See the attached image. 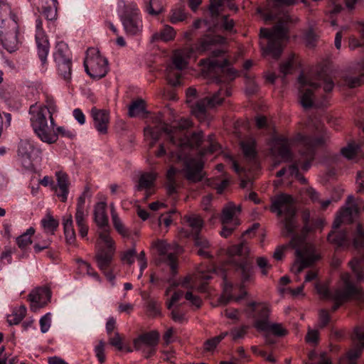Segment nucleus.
<instances>
[{"mask_svg":"<svg viewBox=\"0 0 364 364\" xmlns=\"http://www.w3.org/2000/svg\"><path fill=\"white\" fill-rule=\"evenodd\" d=\"M159 341V334L156 332H149L141 335L134 341L135 348L142 346L156 347Z\"/></svg>","mask_w":364,"mask_h":364,"instance_id":"nucleus-36","label":"nucleus"},{"mask_svg":"<svg viewBox=\"0 0 364 364\" xmlns=\"http://www.w3.org/2000/svg\"><path fill=\"white\" fill-rule=\"evenodd\" d=\"M106 209L107 203L102 201L97 203L94 208L95 222L100 228L104 229L99 234L95 258L99 268L103 272L107 279L113 282L115 276L113 273L112 262L115 247L113 240L105 229L109 222Z\"/></svg>","mask_w":364,"mask_h":364,"instance_id":"nucleus-5","label":"nucleus"},{"mask_svg":"<svg viewBox=\"0 0 364 364\" xmlns=\"http://www.w3.org/2000/svg\"><path fill=\"white\" fill-rule=\"evenodd\" d=\"M191 127L192 122L187 119L173 126L159 119L155 125H148L144 129V134L151 139L150 148L161 138L167 141L168 146L164 143L160 144L155 155L174 164L169 167L166 175V187L169 195L178 192L180 173L192 182L200 181L204 176L203 162L191 154L193 149L200 148L204 136L203 132L191 134L188 129Z\"/></svg>","mask_w":364,"mask_h":364,"instance_id":"nucleus-1","label":"nucleus"},{"mask_svg":"<svg viewBox=\"0 0 364 364\" xmlns=\"http://www.w3.org/2000/svg\"><path fill=\"white\" fill-rule=\"evenodd\" d=\"M41 225L46 232L53 234L59 226V222L48 215L41 220Z\"/></svg>","mask_w":364,"mask_h":364,"instance_id":"nucleus-42","label":"nucleus"},{"mask_svg":"<svg viewBox=\"0 0 364 364\" xmlns=\"http://www.w3.org/2000/svg\"><path fill=\"white\" fill-rule=\"evenodd\" d=\"M363 152L361 144L354 140L349 141L347 145L341 149V153L333 156L332 161L337 168H340L341 160L345 158L348 160L355 159Z\"/></svg>","mask_w":364,"mask_h":364,"instance_id":"nucleus-26","label":"nucleus"},{"mask_svg":"<svg viewBox=\"0 0 364 364\" xmlns=\"http://www.w3.org/2000/svg\"><path fill=\"white\" fill-rule=\"evenodd\" d=\"M259 38L262 55L278 60L282 52V41L278 36L268 28H262L260 29Z\"/></svg>","mask_w":364,"mask_h":364,"instance_id":"nucleus-19","label":"nucleus"},{"mask_svg":"<svg viewBox=\"0 0 364 364\" xmlns=\"http://www.w3.org/2000/svg\"><path fill=\"white\" fill-rule=\"evenodd\" d=\"M41 154V149L31 139H21L18 144V160L26 170L33 168V161Z\"/></svg>","mask_w":364,"mask_h":364,"instance_id":"nucleus-20","label":"nucleus"},{"mask_svg":"<svg viewBox=\"0 0 364 364\" xmlns=\"http://www.w3.org/2000/svg\"><path fill=\"white\" fill-rule=\"evenodd\" d=\"M257 264L261 269L262 274L264 276L267 275L269 269L272 268V264H269L267 258L263 257H257Z\"/></svg>","mask_w":364,"mask_h":364,"instance_id":"nucleus-56","label":"nucleus"},{"mask_svg":"<svg viewBox=\"0 0 364 364\" xmlns=\"http://www.w3.org/2000/svg\"><path fill=\"white\" fill-rule=\"evenodd\" d=\"M241 212V205H236L233 202H228L223 206L220 217L223 227L220 234L222 237H228L240 225Z\"/></svg>","mask_w":364,"mask_h":364,"instance_id":"nucleus-16","label":"nucleus"},{"mask_svg":"<svg viewBox=\"0 0 364 364\" xmlns=\"http://www.w3.org/2000/svg\"><path fill=\"white\" fill-rule=\"evenodd\" d=\"M90 191V188L86 187L82 194L78 198L76 208L75 217H86L87 214L85 213V198L88 196V193Z\"/></svg>","mask_w":364,"mask_h":364,"instance_id":"nucleus-45","label":"nucleus"},{"mask_svg":"<svg viewBox=\"0 0 364 364\" xmlns=\"http://www.w3.org/2000/svg\"><path fill=\"white\" fill-rule=\"evenodd\" d=\"M307 193H308L309 196L310 197V198L314 202H319V203H321V208H322L323 210L326 209L328 207V205H330V203H331V200H330L320 201V195H319V193L318 192H316L312 188H309L307 190Z\"/></svg>","mask_w":364,"mask_h":364,"instance_id":"nucleus-50","label":"nucleus"},{"mask_svg":"<svg viewBox=\"0 0 364 364\" xmlns=\"http://www.w3.org/2000/svg\"><path fill=\"white\" fill-rule=\"evenodd\" d=\"M165 0H143L144 11L151 16H158L164 13Z\"/></svg>","mask_w":364,"mask_h":364,"instance_id":"nucleus-34","label":"nucleus"},{"mask_svg":"<svg viewBox=\"0 0 364 364\" xmlns=\"http://www.w3.org/2000/svg\"><path fill=\"white\" fill-rule=\"evenodd\" d=\"M105 342L103 341H100L99 343L95 348V352L96 354V357L98 359L100 363L102 364L105 362Z\"/></svg>","mask_w":364,"mask_h":364,"instance_id":"nucleus-54","label":"nucleus"},{"mask_svg":"<svg viewBox=\"0 0 364 364\" xmlns=\"http://www.w3.org/2000/svg\"><path fill=\"white\" fill-rule=\"evenodd\" d=\"M247 333V328L242 326L240 328H235L231 330L230 335L234 341L242 338Z\"/></svg>","mask_w":364,"mask_h":364,"instance_id":"nucleus-61","label":"nucleus"},{"mask_svg":"<svg viewBox=\"0 0 364 364\" xmlns=\"http://www.w3.org/2000/svg\"><path fill=\"white\" fill-rule=\"evenodd\" d=\"M221 26L227 33H233L235 32L234 21L226 16L222 18Z\"/></svg>","mask_w":364,"mask_h":364,"instance_id":"nucleus-55","label":"nucleus"},{"mask_svg":"<svg viewBox=\"0 0 364 364\" xmlns=\"http://www.w3.org/2000/svg\"><path fill=\"white\" fill-rule=\"evenodd\" d=\"M147 311L150 315L156 316L161 314L160 308L156 301H151L147 304Z\"/></svg>","mask_w":364,"mask_h":364,"instance_id":"nucleus-64","label":"nucleus"},{"mask_svg":"<svg viewBox=\"0 0 364 364\" xmlns=\"http://www.w3.org/2000/svg\"><path fill=\"white\" fill-rule=\"evenodd\" d=\"M225 38L222 37L207 36L201 40L199 50L208 53L209 57L200 60L203 75L210 79L206 85L200 89L204 95L191 105L192 113L200 122H209L212 117L208 109L220 105L225 97L232 93L229 83L223 82V73L229 65L226 51L223 46Z\"/></svg>","mask_w":364,"mask_h":364,"instance_id":"nucleus-3","label":"nucleus"},{"mask_svg":"<svg viewBox=\"0 0 364 364\" xmlns=\"http://www.w3.org/2000/svg\"><path fill=\"white\" fill-rule=\"evenodd\" d=\"M54 126L55 124L53 126L50 124V127L48 125V129L44 132H46L45 135H48L50 136H52L53 135H55L56 139L53 141H46V139L43 138V136H41V134L38 132H34L42 141L50 144L55 143L58 140V136H60L62 137H66L68 139H73L75 137V135L72 131L66 129L64 127H58L56 129L54 130Z\"/></svg>","mask_w":364,"mask_h":364,"instance_id":"nucleus-33","label":"nucleus"},{"mask_svg":"<svg viewBox=\"0 0 364 364\" xmlns=\"http://www.w3.org/2000/svg\"><path fill=\"white\" fill-rule=\"evenodd\" d=\"M16 23L14 21L13 30H16ZM0 43L8 52L13 53L16 51L18 48L16 31H10L4 34L3 30H0Z\"/></svg>","mask_w":364,"mask_h":364,"instance_id":"nucleus-32","label":"nucleus"},{"mask_svg":"<svg viewBox=\"0 0 364 364\" xmlns=\"http://www.w3.org/2000/svg\"><path fill=\"white\" fill-rule=\"evenodd\" d=\"M221 149V146L215 141L213 136H209L208 146L205 149L207 152L214 153Z\"/></svg>","mask_w":364,"mask_h":364,"instance_id":"nucleus-63","label":"nucleus"},{"mask_svg":"<svg viewBox=\"0 0 364 364\" xmlns=\"http://www.w3.org/2000/svg\"><path fill=\"white\" fill-rule=\"evenodd\" d=\"M86 217H75V221L78 228L79 234L82 238H85L88 232V226L85 220Z\"/></svg>","mask_w":364,"mask_h":364,"instance_id":"nucleus-51","label":"nucleus"},{"mask_svg":"<svg viewBox=\"0 0 364 364\" xmlns=\"http://www.w3.org/2000/svg\"><path fill=\"white\" fill-rule=\"evenodd\" d=\"M223 4V0H210L209 10L212 16L219 15L220 8Z\"/></svg>","mask_w":364,"mask_h":364,"instance_id":"nucleus-58","label":"nucleus"},{"mask_svg":"<svg viewBox=\"0 0 364 364\" xmlns=\"http://www.w3.org/2000/svg\"><path fill=\"white\" fill-rule=\"evenodd\" d=\"M63 229L64 233L68 242L72 243L75 239V232L73 228V220L71 215H69L67 218H63Z\"/></svg>","mask_w":364,"mask_h":364,"instance_id":"nucleus-40","label":"nucleus"},{"mask_svg":"<svg viewBox=\"0 0 364 364\" xmlns=\"http://www.w3.org/2000/svg\"><path fill=\"white\" fill-rule=\"evenodd\" d=\"M223 292L218 299L220 304L225 305L230 301H238L246 296L247 292L243 287H240L239 289L240 292V295H237L235 294L236 289L234 288L232 283L228 280L226 276L223 278Z\"/></svg>","mask_w":364,"mask_h":364,"instance_id":"nucleus-27","label":"nucleus"},{"mask_svg":"<svg viewBox=\"0 0 364 364\" xmlns=\"http://www.w3.org/2000/svg\"><path fill=\"white\" fill-rule=\"evenodd\" d=\"M183 225L182 233L185 237L192 238L198 255L207 259H211L212 255L210 252L209 242L200 235L204 227V220L197 214L186 215L183 218Z\"/></svg>","mask_w":364,"mask_h":364,"instance_id":"nucleus-13","label":"nucleus"},{"mask_svg":"<svg viewBox=\"0 0 364 364\" xmlns=\"http://www.w3.org/2000/svg\"><path fill=\"white\" fill-rule=\"evenodd\" d=\"M176 31L173 27L166 25L160 30L159 33L154 34L155 39H161L164 41H169L175 37Z\"/></svg>","mask_w":364,"mask_h":364,"instance_id":"nucleus-41","label":"nucleus"},{"mask_svg":"<svg viewBox=\"0 0 364 364\" xmlns=\"http://www.w3.org/2000/svg\"><path fill=\"white\" fill-rule=\"evenodd\" d=\"M117 14L127 35L138 36L141 33L142 15L136 2L119 1L117 5Z\"/></svg>","mask_w":364,"mask_h":364,"instance_id":"nucleus-14","label":"nucleus"},{"mask_svg":"<svg viewBox=\"0 0 364 364\" xmlns=\"http://www.w3.org/2000/svg\"><path fill=\"white\" fill-rule=\"evenodd\" d=\"M319 326L321 328H326L331 321V315L328 310L321 309L318 311Z\"/></svg>","mask_w":364,"mask_h":364,"instance_id":"nucleus-49","label":"nucleus"},{"mask_svg":"<svg viewBox=\"0 0 364 364\" xmlns=\"http://www.w3.org/2000/svg\"><path fill=\"white\" fill-rule=\"evenodd\" d=\"M80 267L82 269L86 270V272L88 275L94 277L95 279L98 280L100 279L99 274L94 269V268L87 262L81 260L80 262Z\"/></svg>","mask_w":364,"mask_h":364,"instance_id":"nucleus-59","label":"nucleus"},{"mask_svg":"<svg viewBox=\"0 0 364 364\" xmlns=\"http://www.w3.org/2000/svg\"><path fill=\"white\" fill-rule=\"evenodd\" d=\"M188 14L183 6L174 8L171 10L170 15V21L172 23L182 22L187 18Z\"/></svg>","mask_w":364,"mask_h":364,"instance_id":"nucleus-44","label":"nucleus"},{"mask_svg":"<svg viewBox=\"0 0 364 364\" xmlns=\"http://www.w3.org/2000/svg\"><path fill=\"white\" fill-rule=\"evenodd\" d=\"M355 248L360 255L354 257L350 262V267L355 274L357 282H364V228L360 223L356 225L355 236L353 240Z\"/></svg>","mask_w":364,"mask_h":364,"instance_id":"nucleus-17","label":"nucleus"},{"mask_svg":"<svg viewBox=\"0 0 364 364\" xmlns=\"http://www.w3.org/2000/svg\"><path fill=\"white\" fill-rule=\"evenodd\" d=\"M318 38V36L312 28H309L304 33V39L307 47L309 48H313L316 46Z\"/></svg>","mask_w":364,"mask_h":364,"instance_id":"nucleus-47","label":"nucleus"},{"mask_svg":"<svg viewBox=\"0 0 364 364\" xmlns=\"http://www.w3.org/2000/svg\"><path fill=\"white\" fill-rule=\"evenodd\" d=\"M294 203L292 196L282 193L272 199L270 208L272 213L282 218L284 228L289 234H292L294 231V219L296 215V209Z\"/></svg>","mask_w":364,"mask_h":364,"instance_id":"nucleus-15","label":"nucleus"},{"mask_svg":"<svg viewBox=\"0 0 364 364\" xmlns=\"http://www.w3.org/2000/svg\"><path fill=\"white\" fill-rule=\"evenodd\" d=\"M57 183H55V191L57 196L63 203L66 202L69 193V178L67 173L63 171H57L55 173Z\"/></svg>","mask_w":364,"mask_h":364,"instance_id":"nucleus-31","label":"nucleus"},{"mask_svg":"<svg viewBox=\"0 0 364 364\" xmlns=\"http://www.w3.org/2000/svg\"><path fill=\"white\" fill-rule=\"evenodd\" d=\"M53 58L58 68V72L63 80L68 83L71 81L72 58L68 45L60 41L56 43Z\"/></svg>","mask_w":364,"mask_h":364,"instance_id":"nucleus-18","label":"nucleus"},{"mask_svg":"<svg viewBox=\"0 0 364 364\" xmlns=\"http://www.w3.org/2000/svg\"><path fill=\"white\" fill-rule=\"evenodd\" d=\"M225 316L232 321H237L240 319V312L235 309H225L224 310Z\"/></svg>","mask_w":364,"mask_h":364,"instance_id":"nucleus-62","label":"nucleus"},{"mask_svg":"<svg viewBox=\"0 0 364 364\" xmlns=\"http://www.w3.org/2000/svg\"><path fill=\"white\" fill-rule=\"evenodd\" d=\"M35 230L29 228L24 233L16 238V243L19 248L23 250L27 247L31 242V237L34 234Z\"/></svg>","mask_w":364,"mask_h":364,"instance_id":"nucleus-43","label":"nucleus"},{"mask_svg":"<svg viewBox=\"0 0 364 364\" xmlns=\"http://www.w3.org/2000/svg\"><path fill=\"white\" fill-rule=\"evenodd\" d=\"M136 251L135 248H131L124 251L122 255V260L123 262L132 265L136 259Z\"/></svg>","mask_w":364,"mask_h":364,"instance_id":"nucleus-52","label":"nucleus"},{"mask_svg":"<svg viewBox=\"0 0 364 364\" xmlns=\"http://www.w3.org/2000/svg\"><path fill=\"white\" fill-rule=\"evenodd\" d=\"M187 60L181 51L174 53L172 64L166 68V77L168 82L174 86L181 84L182 71L187 65Z\"/></svg>","mask_w":364,"mask_h":364,"instance_id":"nucleus-22","label":"nucleus"},{"mask_svg":"<svg viewBox=\"0 0 364 364\" xmlns=\"http://www.w3.org/2000/svg\"><path fill=\"white\" fill-rule=\"evenodd\" d=\"M355 347L345 355L346 364H356L364 349V331L360 327H355L353 331Z\"/></svg>","mask_w":364,"mask_h":364,"instance_id":"nucleus-25","label":"nucleus"},{"mask_svg":"<svg viewBox=\"0 0 364 364\" xmlns=\"http://www.w3.org/2000/svg\"><path fill=\"white\" fill-rule=\"evenodd\" d=\"M240 146L246 158L253 159L257 156L256 141L253 138L250 137L242 140Z\"/></svg>","mask_w":364,"mask_h":364,"instance_id":"nucleus-38","label":"nucleus"},{"mask_svg":"<svg viewBox=\"0 0 364 364\" xmlns=\"http://www.w3.org/2000/svg\"><path fill=\"white\" fill-rule=\"evenodd\" d=\"M112 218L114 228L122 236H128L129 232L127 228L124 227L123 223L116 213H112Z\"/></svg>","mask_w":364,"mask_h":364,"instance_id":"nucleus-48","label":"nucleus"},{"mask_svg":"<svg viewBox=\"0 0 364 364\" xmlns=\"http://www.w3.org/2000/svg\"><path fill=\"white\" fill-rule=\"evenodd\" d=\"M346 205L347 206L342 208L338 213L333 224V229L328 235V242L338 247H346L351 241L348 230L340 229L341 224L354 223L360 211L364 210V201L357 200L353 196L348 197Z\"/></svg>","mask_w":364,"mask_h":364,"instance_id":"nucleus-7","label":"nucleus"},{"mask_svg":"<svg viewBox=\"0 0 364 364\" xmlns=\"http://www.w3.org/2000/svg\"><path fill=\"white\" fill-rule=\"evenodd\" d=\"M354 28L361 38L351 35L349 37L348 46L351 50L358 48L364 50V22L355 23ZM342 78L344 85L350 88L359 87L364 83V58L350 65Z\"/></svg>","mask_w":364,"mask_h":364,"instance_id":"nucleus-11","label":"nucleus"},{"mask_svg":"<svg viewBox=\"0 0 364 364\" xmlns=\"http://www.w3.org/2000/svg\"><path fill=\"white\" fill-rule=\"evenodd\" d=\"M155 247L158 253V261L159 263L166 264L170 272L168 276L159 277L154 274L150 276V283L151 285L158 289H163L167 284L168 287L165 291V296L169 298V294L176 290H181L177 289L178 286L181 287V282L184 278L180 282L174 279L175 276L178 273V259L176 255L169 252L170 248L168 245L162 240H158L155 244Z\"/></svg>","mask_w":364,"mask_h":364,"instance_id":"nucleus-8","label":"nucleus"},{"mask_svg":"<svg viewBox=\"0 0 364 364\" xmlns=\"http://www.w3.org/2000/svg\"><path fill=\"white\" fill-rule=\"evenodd\" d=\"M128 113L130 117L144 115L146 113L145 102L140 98L133 100L129 106Z\"/></svg>","mask_w":364,"mask_h":364,"instance_id":"nucleus-39","label":"nucleus"},{"mask_svg":"<svg viewBox=\"0 0 364 364\" xmlns=\"http://www.w3.org/2000/svg\"><path fill=\"white\" fill-rule=\"evenodd\" d=\"M300 63L298 62L296 57L294 54H292L289 58L282 62L279 65L280 73L286 76L289 74H291L296 70L300 68Z\"/></svg>","mask_w":364,"mask_h":364,"instance_id":"nucleus-37","label":"nucleus"},{"mask_svg":"<svg viewBox=\"0 0 364 364\" xmlns=\"http://www.w3.org/2000/svg\"><path fill=\"white\" fill-rule=\"evenodd\" d=\"M28 297L31 309L36 311L48 304L50 300L51 294L50 291L46 289H38L32 291Z\"/></svg>","mask_w":364,"mask_h":364,"instance_id":"nucleus-30","label":"nucleus"},{"mask_svg":"<svg viewBox=\"0 0 364 364\" xmlns=\"http://www.w3.org/2000/svg\"><path fill=\"white\" fill-rule=\"evenodd\" d=\"M157 176V173L153 171L142 173L139 176L136 185V191L142 193L144 200H148L155 193Z\"/></svg>","mask_w":364,"mask_h":364,"instance_id":"nucleus-24","label":"nucleus"},{"mask_svg":"<svg viewBox=\"0 0 364 364\" xmlns=\"http://www.w3.org/2000/svg\"><path fill=\"white\" fill-rule=\"evenodd\" d=\"M181 288L184 290H176L169 298L166 299V308L171 311V318L175 321L183 323L186 321L187 309L183 304L179 303L182 298L193 307L198 309L202 305V299L195 289V284L191 276L184 277L181 282Z\"/></svg>","mask_w":364,"mask_h":364,"instance_id":"nucleus-9","label":"nucleus"},{"mask_svg":"<svg viewBox=\"0 0 364 364\" xmlns=\"http://www.w3.org/2000/svg\"><path fill=\"white\" fill-rule=\"evenodd\" d=\"M314 281V289L321 299L332 301L331 312H336L341 306L349 301L364 304V291L357 287L348 272H343L340 276L341 287L331 291L327 284L322 283L318 279V273L309 271L305 277V282Z\"/></svg>","mask_w":364,"mask_h":364,"instance_id":"nucleus-4","label":"nucleus"},{"mask_svg":"<svg viewBox=\"0 0 364 364\" xmlns=\"http://www.w3.org/2000/svg\"><path fill=\"white\" fill-rule=\"evenodd\" d=\"M36 43L38 48V55L41 62V65L47 64V56L49 53V42L47 36L43 28V21L40 17L36 20Z\"/></svg>","mask_w":364,"mask_h":364,"instance_id":"nucleus-23","label":"nucleus"},{"mask_svg":"<svg viewBox=\"0 0 364 364\" xmlns=\"http://www.w3.org/2000/svg\"><path fill=\"white\" fill-rule=\"evenodd\" d=\"M41 6L38 7V11L45 17L48 22V26H53V22L58 16L57 0H38Z\"/></svg>","mask_w":364,"mask_h":364,"instance_id":"nucleus-29","label":"nucleus"},{"mask_svg":"<svg viewBox=\"0 0 364 364\" xmlns=\"http://www.w3.org/2000/svg\"><path fill=\"white\" fill-rule=\"evenodd\" d=\"M306 342L316 345L319 341V333L317 330L309 329L306 336Z\"/></svg>","mask_w":364,"mask_h":364,"instance_id":"nucleus-60","label":"nucleus"},{"mask_svg":"<svg viewBox=\"0 0 364 364\" xmlns=\"http://www.w3.org/2000/svg\"><path fill=\"white\" fill-rule=\"evenodd\" d=\"M313 263V259L307 256L304 252L298 250L296 251V260L291 267V271L295 274H299L305 268L311 266Z\"/></svg>","mask_w":364,"mask_h":364,"instance_id":"nucleus-35","label":"nucleus"},{"mask_svg":"<svg viewBox=\"0 0 364 364\" xmlns=\"http://www.w3.org/2000/svg\"><path fill=\"white\" fill-rule=\"evenodd\" d=\"M91 115L94 121V127L100 134L107 132L109 122V112L106 109H99L93 107L91 109Z\"/></svg>","mask_w":364,"mask_h":364,"instance_id":"nucleus-28","label":"nucleus"},{"mask_svg":"<svg viewBox=\"0 0 364 364\" xmlns=\"http://www.w3.org/2000/svg\"><path fill=\"white\" fill-rule=\"evenodd\" d=\"M85 70L87 75L94 80L104 77L109 71L108 61L96 52L93 56L88 53L84 61Z\"/></svg>","mask_w":364,"mask_h":364,"instance_id":"nucleus-21","label":"nucleus"},{"mask_svg":"<svg viewBox=\"0 0 364 364\" xmlns=\"http://www.w3.org/2000/svg\"><path fill=\"white\" fill-rule=\"evenodd\" d=\"M51 313L48 312L43 316L40 319L41 331L46 333L48 331L51 324Z\"/></svg>","mask_w":364,"mask_h":364,"instance_id":"nucleus-53","label":"nucleus"},{"mask_svg":"<svg viewBox=\"0 0 364 364\" xmlns=\"http://www.w3.org/2000/svg\"><path fill=\"white\" fill-rule=\"evenodd\" d=\"M109 342L111 346L119 351H122L124 348L122 338L118 333H116L114 336L109 337Z\"/></svg>","mask_w":364,"mask_h":364,"instance_id":"nucleus-57","label":"nucleus"},{"mask_svg":"<svg viewBox=\"0 0 364 364\" xmlns=\"http://www.w3.org/2000/svg\"><path fill=\"white\" fill-rule=\"evenodd\" d=\"M57 112L55 101L52 96L46 95V105L38 106L32 105L29 108L31 114V123L34 132H38L43 138L48 141H55V135L52 136L45 135V130L48 129L47 117H48L52 126L55 124L53 114Z\"/></svg>","mask_w":364,"mask_h":364,"instance_id":"nucleus-12","label":"nucleus"},{"mask_svg":"<svg viewBox=\"0 0 364 364\" xmlns=\"http://www.w3.org/2000/svg\"><path fill=\"white\" fill-rule=\"evenodd\" d=\"M228 332H223L219 336H215L205 341V349L208 351L213 350L218 343L228 336Z\"/></svg>","mask_w":364,"mask_h":364,"instance_id":"nucleus-46","label":"nucleus"},{"mask_svg":"<svg viewBox=\"0 0 364 364\" xmlns=\"http://www.w3.org/2000/svg\"><path fill=\"white\" fill-rule=\"evenodd\" d=\"M247 317L252 320L257 329L271 333L277 337H283L288 333L282 323H272L269 321L271 309L265 302H249L244 309Z\"/></svg>","mask_w":364,"mask_h":364,"instance_id":"nucleus-10","label":"nucleus"},{"mask_svg":"<svg viewBox=\"0 0 364 364\" xmlns=\"http://www.w3.org/2000/svg\"><path fill=\"white\" fill-rule=\"evenodd\" d=\"M255 124L259 129L270 135L269 144L272 154L289 163L277 171V177L287 176L305 184L306 179L300 173V168L305 171L309 169L317 149L324 147L329 138L323 117L318 114L308 116L303 132L296 133L292 138L277 134L275 127L264 115H257Z\"/></svg>","mask_w":364,"mask_h":364,"instance_id":"nucleus-2","label":"nucleus"},{"mask_svg":"<svg viewBox=\"0 0 364 364\" xmlns=\"http://www.w3.org/2000/svg\"><path fill=\"white\" fill-rule=\"evenodd\" d=\"M298 82L300 85V102L304 109L316 106V98L317 95H323L322 90L328 93L334 87V82L324 67L316 70L314 78L301 72L299 75Z\"/></svg>","mask_w":364,"mask_h":364,"instance_id":"nucleus-6","label":"nucleus"}]
</instances>
